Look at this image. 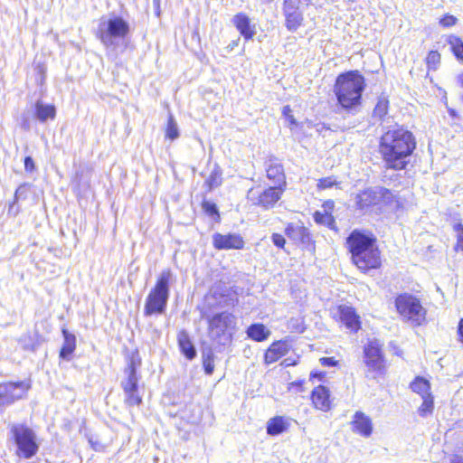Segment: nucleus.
I'll return each instance as SVG.
<instances>
[{"mask_svg": "<svg viewBox=\"0 0 463 463\" xmlns=\"http://www.w3.org/2000/svg\"><path fill=\"white\" fill-rule=\"evenodd\" d=\"M417 147L413 133L403 127L388 129L380 137L378 152L385 168L393 171L405 170L410 157Z\"/></svg>", "mask_w": 463, "mask_h": 463, "instance_id": "f257e3e1", "label": "nucleus"}, {"mask_svg": "<svg viewBox=\"0 0 463 463\" xmlns=\"http://www.w3.org/2000/svg\"><path fill=\"white\" fill-rule=\"evenodd\" d=\"M345 246L351 263L363 274L383 266L382 250L377 237L369 231L354 229L345 238Z\"/></svg>", "mask_w": 463, "mask_h": 463, "instance_id": "f03ea898", "label": "nucleus"}, {"mask_svg": "<svg viewBox=\"0 0 463 463\" xmlns=\"http://www.w3.org/2000/svg\"><path fill=\"white\" fill-rule=\"evenodd\" d=\"M366 87V79L359 70L338 73L333 84L336 105L348 113L357 111L363 106Z\"/></svg>", "mask_w": 463, "mask_h": 463, "instance_id": "7ed1b4c3", "label": "nucleus"}, {"mask_svg": "<svg viewBox=\"0 0 463 463\" xmlns=\"http://www.w3.org/2000/svg\"><path fill=\"white\" fill-rule=\"evenodd\" d=\"M355 209L362 213H383L386 208L393 206L395 209L402 207L399 198L392 190L381 186L378 188L368 187L359 191L354 198Z\"/></svg>", "mask_w": 463, "mask_h": 463, "instance_id": "20e7f679", "label": "nucleus"}, {"mask_svg": "<svg viewBox=\"0 0 463 463\" xmlns=\"http://www.w3.org/2000/svg\"><path fill=\"white\" fill-rule=\"evenodd\" d=\"M362 358L367 378L380 380L387 375L389 362L383 341L378 338L368 339L363 345Z\"/></svg>", "mask_w": 463, "mask_h": 463, "instance_id": "39448f33", "label": "nucleus"}, {"mask_svg": "<svg viewBox=\"0 0 463 463\" xmlns=\"http://www.w3.org/2000/svg\"><path fill=\"white\" fill-rule=\"evenodd\" d=\"M172 277L171 269H165L162 270L160 275L156 278L155 285L146 298L143 311L144 316L151 317L165 313L169 298Z\"/></svg>", "mask_w": 463, "mask_h": 463, "instance_id": "423d86ee", "label": "nucleus"}, {"mask_svg": "<svg viewBox=\"0 0 463 463\" xmlns=\"http://www.w3.org/2000/svg\"><path fill=\"white\" fill-rule=\"evenodd\" d=\"M394 304L398 314L413 326H420L426 322L427 310L416 296L409 293L399 294Z\"/></svg>", "mask_w": 463, "mask_h": 463, "instance_id": "0eeeda50", "label": "nucleus"}, {"mask_svg": "<svg viewBox=\"0 0 463 463\" xmlns=\"http://www.w3.org/2000/svg\"><path fill=\"white\" fill-rule=\"evenodd\" d=\"M287 189L269 185L261 188L260 185L250 187L246 194V200L250 206L269 211L277 206Z\"/></svg>", "mask_w": 463, "mask_h": 463, "instance_id": "6e6552de", "label": "nucleus"}, {"mask_svg": "<svg viewBox=\"0 0 463 463\" xmlns=\"http://www.w3.org/2000/svg\"><path fill=\"white\" fill-rule=\"evenodd\" d=\"M129 33V24L122 17L115 15L99 26L96 36L102 43L109 44L114 39H126Z\"/></svg>", "mask_w": 463, "mask_h": 463, "instance_id": "1a4fd4ad", "label": "nucleus"}, {"mask_svg": "<svg viewBox=\"0 0 463 463\" xmlns=\"http://www.w3.org/2000/svg\"><path fill=\"white\" fill-rule=\"evenodd\" d=\"M333 318L343 325L351 333H357L362 328V319L355 307L347 305H338Z\"/></svg>", "mask_w": 463, "mask_h": 463, "instance_id": "9d476101", "label": "nucleus"}, {"mask_svg": "<svg viewBox=\"0 0 463 463\" xmlns=\"http://www.w3.org/2000/svg\"><path fill=\"white\" fill-rule=\"evenodd\" d=\"M28 386L24 382L0 383V411L4 406L22 399L27 393Z\"/></svg>", "mask_w": 463, "mask_h": 463, "instance_id": "9b49d317", "label": "nucleus"}, {"mask_svg": "<svg viewBox=\"0 0 463 463\" xmlns=\"http://www.w3.org/2000/svg\"><path fill=\"white\" fill-rule=\"evenodd\" d=\"M233 320L232 314L227 312H220L213 315L209 320V330L215 331V337L221 339L223 337L224 341H219L220 345H225L226 343H232V334L228 332V328L231 326Z\"/></svg>", "mask_w": 463, "mask_h": 463, "instance_id": "f8f14e48", "label": "nucleus"}, {"mask_svg": "<svg viewBox=\"0 0 463 463\" xmlns=\"http://www.w3.org/2000/svg\"><path fill=\"white\" fill-rule=\"evenodd\" d=\"M310 403L314 410L328 412L335 407V398L328 386L318 384L310 392Z\"/></svg>", "mask_w": 463, "mask_h": 463, "instance_id": "ddd939ff", "label": "nucleus"}, {"mask_svg": "<svg viewBox=\"0 0 463 463\" xmlns=\"http://www.w3.org/2000/svg\"><path fill=\"white\" fill-rule=\"evenodd\" d=\"M292 349L291 341L285 337L272 341L264 350L262 361L265 365H270L288 355Z\"/></svg>", "mask_w": 463, "mask_h": 463, "instance_id": "4468645a", "label": "nucleus"}, {"mask_svg": "<svg viewBox=\"0 0 463 463\" xmlns=\"http://www.w3.org/2000/svg\"><path fill=\"white\" fill-rule=\"evenodd\" d=\"M266 177L278 187L287 189V176L284 165L276 156H270L265 161Z\"/></svg>", "mask_w": 463, "mask_h": 463, "instance_id": "2eb2a0df", "label": "nucleus"}, {"mask_svg": "<svg viewBox=\"0 0 463 463\" xmlns=\"http://www.w3.org/2000/svg\"><path fill=\"white\" fill-rule=\"evenodd\" d=\"M213 246L217 250H242L245 241L239 233L216 232L213 235Z\"/></svg>", "mask_w": 463, "mask_h": 463, "instance_id": "dca6fc26", "label": "nucleus"}, {"mask_svg": "<svg viewBox=\"0 0 463 463\" xmlns=\"http://www.w3.org/2000/svg\"><path fill=\"white\" fill-rule=\"evenodd\" d=\"M283 14L285 16V26L289 32L298 30L304 22V16L298 5L292 0L283 1Z\"/></svg>", "mask_w": 463, "mask_h": 463, "instance_id": "f3484780", "label": "nucleus"}, {"mask_svg": "<svg viewBox=\"0 0 463 463\" xmlns=\"http://www.w3.org/2000/svg\"><path fill=\"white\" fill-rule=\"evenodd\" d=\"M140 380L125 379L121 382V388L125 393L124 402L128 407H138L143 403V393L139 384Z\"/></svg>", "mask_w": 463, "mask_h": 463, "instance_id": "a211bd4d", "label": "nucleus"}, {"mask_svg": "<svg viewBox=\"0 0 463 463\" xmlns=\"http://www.w3.org/2000/svg\"><path fill=\"white\" fill-rule=\"evenodd\" d=\"M351 430L363 438H370L373 432V422L370 416L356 411L350 421Z\"/></svg>", "mask_w": 463, "mask_h": 463, "instance_id": "6ab92c4d", "label": "nucleus"}, {"mask_svg": "<svg viewBox=\"0 0 463 463\" xmlns=\"http://www.w3.org/2000/svg\"><path fill=\"white\" fill-rule=\"evenodd\" d=\"M12 439L17 446L16 455L29 458V429L24 425H14L11 429Z\"/></svg>", "mask_w": 463, "mask_h": 463, "instance_id": "aec40b11", "label": "nucleus"}, {"mask_svg": "<svg viewBox=\"0 0 463 463\" xmlns=\"http://www.w3.org/2000/svg\"><path fill=\"white\" fill-rule=\"evenodd\" d=\"M232 24L245 42L253 39L256 34V24L252 23L250 16L243 12L234 14Z\"/></svg>", "mask_w": 463, "mask_h": 463, "instance_id": "412c9836", "label": "nucleus"}, {"mask_svg": "<svg viewBox=\"0 0 463 463\" xmlns=\"http://www.w3.org/2000/svg\"><path fill=\"white\" fill-rule=\"evenodd\" d=\"M177 345L181 354L187 359L193 360L196 356V350L194 345L192 343L191 337L188 332L184 329H181L178 331L177 335Z\"/></svg>", "mask_w": 463, "mask_h": 463, "instance_id": "4be33fe9", "label": "nucleus"}, {"mask_svg": "<svg viewBox=\"0 0 463 463\" xmlns=\"http://www.w3.org/2000/svg\"><path fill=\"white\" fill-rule=\"evenodd\" d=\"M63 343L59 352V357L62 360H70L76 350L77 340L74 334L66 327L61 329Z\"/></svg>", "mask_w": 463, "mask_h": 463, "instance_id": "5701e85b", "label": "nucleus"}, {"mask_svg": "<svg viewBox=\"0 0 463 463\" xmlns=\"http://www.w3.org/2000/svg\"><path fill=\"white\" fill-rule=\"evenodd\" d=\"M246 335L250 340L262 343L270 337L271 331L263 323H252L246 328Z\"/></svg>", "mask_w": 463, "mask_h": 463, "instance_id": "b1692460", "label": "nucleus"}, {"mask_svg": "<svg viewBox=\"0 0 463 463\" xmlns=\"http://www.w3.org/2000/svg\"><path fill=\"white\" fill-rule=\"evenodd\" d=\"M140 365L141 358L137 351L128 354L127 357V366L124 370L125 373L127 374L126 379L140 380V374L137 372Z\"/></svg>", "mask_w": 463, "mask_h": 463, "instance_id": "393cba45", "label": "nucleus"}, {"mask_svg": "<svg viewBox=\"0 0 463 463\" xmlns=\"http://www.w3.org/2000/svg\"><path fill=\"white\" fill-rule=\"evenodd\" d=\"M289 422L284 416H275L267 422V433L270 436H278L288 430Z\"/></svg>", "mask_w": 463, "mask_h": 463, "instance_id": "a878e982", "label": "nucleus"}, {"mask_svg": "<svg viewBox=\"0 0 463 463\" xmlns=\"http://www.w3.org/2000/svg\"><path fill=\"white\" fill-rule=\"evenodd\" d=\"M56 116V108L52 104H43L37 101L34 106V117L41 122L53 119Z\"/></svg>", "mask_w": 463, "mask_h": 463, "instance_id": "bb28decb", "label": "nucleus"}, {"mask_svg": "<svg viewBox=\"0 0 463 463\" xmlns=\"http://www.w3.org/2000/svg\"><path fill=\"white\" fill-rule=\"evenodd\" d=\"M411 392L420 395V397L429 396L432 394L431 384L429 380L422 376H416L410 383Z\"/></svg>", "mask_w": 463, "mask_h": 463, "instance_id": "cd10ccee", "label": "nucleus"}, {"mask_svg": "<svg viewBox=\"0 0 463 463\" xmlns=\"http://www.w3.org/2000/svg\"><path fill=\"white\" fill-rule=\"evenodd\" d=\"M442 56L441 53L436 49H430L427 52L424 58V63L427 71H436L441 65Z\"/></svg>", "mask_w": 463, "mask_h": 463, "instance_id": "c85d7f7f", "label": "nucleus"}, {"mask_svg": "<svg viewBox=\"0 0 463 463\" xmlns=\"http://www.w3.org/2000/svg\"><path fill=\"white\" fill-rule=\"evenodd\" d=\"M447 43L454 57L459 62H463V40L459 36L451 34L448 36Z\"/></svg>", "mask_w": 463, "mask_h": 463, "instance_id": "c756f323", "label": "nucleus"}, {"mask_svg": "<svg viewBox=\"0 0 463 463\" xmlns=\"http://www.w3.org/2000/svg\"><path fill=\"white\" fill-rule=\"evenodd\" d=\"M222 184V172L219 169H214L209 175V176L204 181V188L207 193L212 192L213 190L218 188Z\"/></svg>", "mask_w": 463, "mask_h": 463, "instance_id": "7c9ffc66", "label": "nucleus"}, {"mask_svg": "<svg viewBox=\"0 0 463 463\" xmlns=\"http://www.w3.org/2000/svg\"><path fill=\"white\" fill-rule=\"evenodd\" d=\"M203 213L215 222H221V214L215 203L203 199L201 203Z\"/></svg>", "mask_w": 463, "mask_h": 463, "instance_id": "2f4dec72", "label": "nucleus"}, {"mask_svg": "<svg viewBox=\"0 0 463 463\" xmlns=\"http://www.w3.org/2000/svg\"><path fill=\"white\" fill-rule=\"evenodd\" d=\"M313 219L317 224H324L332 230H336L335 217L330 213L316 211L313 213Z\"/></svg>", "mask_w": 463, "mask_h": 463, "instance_id": "473e14b6", "label": "nucleus"}, {"mask_svg": "<svg viewBox=\"0 0 463 463\" xmlns=\"http://www.w3.org/2000/svg\"><path fill=\"white\" fill-rule=\"evenodd\" d=\"M422 402L418 408V412L421 417H426L427 415L432 413L434 409V397L432 394L429 396L421 397Z\"/></svg>", "mask_w": 463, "mask_h": 463, "instance_id": "72a5a7b5", "label": "nucleus"}, {"mask_svg": "<svg viewBox=\"0 0 463 463\" xmlns=\"http://www.w3.org/2000/svg\"><path fill=\"white\" fill-rule=\"evenodd\" d=\"M165 138L173 141L179 137V131L175 118L172 115L168 117L166 127H165Z\"/></svg>", "mask_w": 463, "mask_h": 463, "instance_id": "f704fd0d", "label": "nucleus"}, {"mask_svg": "<svg viewBox=\"0 0 463 463\" xmlns=\"http://www.w3.org/2000/svg\"><path fill=\"white\" fill-rule=\"evenodd\" d=\"M202 363L204 373L208 375H211L213 373L215 367L213 353L209 351L208 353L203 354Z\"/></svg>", "mask_w": 463, "mask_h": 463, "instance_id": "c9c22d12", "label": "nucleus"}, {"mask_svg": "<svg viewBox=\"0 0 463 463\" xmlns=\"http://www.w3.org/2000/svg\"><path fill=\"white\" fill-rule=\"evenodd\" d=\"M389 109V100L386 98H380L373 109V115L379 118L384 117Z\"/></svg>", "mask_w": 463, "mask_h": 463, "instance_id": "e433bc0d", "label": "nucleus"}, {"mask_svg": "<svg viewBox=\"0 0 463 463\" xmlns=\"http://www.w3.org/2000/svg\"><path fill=\"white\" fill-rule=\"evenodd\" d=\"M338 182L335 176L323 177L317 180V187L318 190H326L337 185Z\"/></svg>", "mask_w": 463, "mask_h": 463, "instance_id": "4c0bfd02", "label": "nucleus"}, {"mask_svg": "<svg viewBox=\"0 0 463 463\" xmlns=\"http://www.w3.org/2000/svg\"><path fill=\"white\" fill-rule=\"evenodd\" d=\"M439 24L443 28H449L458 24V18L450 14H445L441 16Z\"/></svg>", "mask_w": 463, "mask_h": 463, "instance_id": "58836bf2", "label": "nucleus"}, {"mask_svg": "<svg viewBox=\"0 0 463 463\" xmlns=\"http://www.w3.org/2000/svg\"><path fill=\"white\" fill-rule=\"evenodd\" d=\"M305 384H306V381L304 379H299V380L290 382L288 384L287 388H288V392H305Z\"/></svg>", "mask_w": 463, "mask_h": 463, "instance_id": "ea45409f", "label": "nucleus"}, {"mask_svg": "<svg viewBox=\"0 0 463 463\" xmlns=\"http://www.w3.org/2000/svg\"><path fill=\"white\" fill-rule=\"evenodd\" d=\"M282 115L287 119L290 127L297 126L298 122L293 115V110L289 105H286L283 107Z\"/></svg>", "mask_w": 463, "mask_h": 463, "instance_id": "a19ab883", "label": "nucleus"}, {"mask_svg": "<svg viewBox=\"0 0 463 463\" xmlns=\"http://www.w3.org/2000/svg\"><path fill=\"white\" fill-rule=\"evenodd\" d=\"M290 323L292 324L290 327L292 332L298 334H302L305 332L306 326L303 319L300 321H298V319H291Z\"/></svg>", "mask_w": 463, "mask_h": 463, "instance_id": "79ce46f5", "label": "nucleus"}, {"mask_svg": "<svg viewBox=\"0 0 463 463\" xmlns=\"http://www.w3.org/2000/svg\"><path fill=\"white\" fill-rule=\"evenodd\" d=\"M271 241L273 244L278 247L279 249H284L286 245V239L285 237L280 233H272L271 235Z\"/></svg>", "mask_w": 463, "mask_h": 463, "instance_id": "37998d69", "label": "nucleus"}, {"mask_svg": "<svg viewBox=\"0 0 463 463\" xmlns=\"http://www.w3.org/2000/svg\"><path fill=\"white\" fill-rule=\"evenodd\" d=\"M455 231L458 232L456 249L463 250V225L457 224L455 226Z\"/></svg>", "mask_w": 463, "mask_h": 463, "instance_id": "c03bdc74", "label": "nucleus"}, {"mask_svg": "<svg viewBox=\"0 0 463 463\" xmlns=\"http://www.w3.org/2000/svg\"><path fill=\"white\" fill-rule=\"evenodd\" d=\"M319 363L326 367H336L339 365V361L335 360V357H321Z\"/></svg>", "mask_w": 463, "mask_h": 463, "instance_id": "a18cd8bd", "label": "nucleus"}, {"mask_svg": "<svg viewBox=\"0 0 463 463\" xmlns=\"http://www.w3.org/2000/svg\"><path fill=\"white\" fill-rule=\"evenodd\" d=\"M301 240L303 242L310 243L312 248L315 249V241L312 240L310 232L306 228L302 229Z\"/></svg>", "mask_w": 463, "mask_h": 463, "instance_id": "49530a36", "label": "nucleus"}, {"mask_svg": "<svg viewBox=\"0 0 463 463\" xmlns=\"http://www.w3.org/2000/svg\"><path fill=\"white\" fill-rule=\"evenodd\" d=\"M457 335H458V341L460 344H463V317L460 318L458 321Z\"/></svg>", "mask_w": 463, "mask_h": 463, "instance_id": "de8ad7c7", "label": "nucleus"}, {"mask_svg": "<svg viewBox=\"0 0 463 463\" xmlns=\"http://www.w3.org/2000/svg\"><path fill=\"white\" fill-rule=\"evenodd\" d=\"M299 362V358H286L282 361L281 364L285 367L296 366Z\"/></svg>", "mask_w": 463, "mask_h": 463, "instance_id": "09e8293b", "label": "nucleus"}, {"mask_svg": "<svg viewBox=\"0 0 463 463\" xmlns=\"http://www.w3.org/2000/svg\"><path fill=\"white\" fill-rule=\"evenodd\" d=\"M325 373L323 372H311L309 374V380L312 381L313 379H318L322 380L325 378Z\"/></svg>", "mask_w": 463, "mask_h": 463, "instance_id": "8fccbe9b", "label": "nucleus"}, {"mask_svg": "<svg viewBox=\"0 0 463 463\" xmlns=\"http://www.w3.org/2000/svg\"><path fill=\"white\" fill-rule=\"evenodd\" d=\"M450 463H463V455L453 454L450 459Z\"/></svg>", "mask_w": 463, "mask_h": 463, "instance_id": "3c124183", "label": "nucleus"}, {"mask_svg": "<svg viewBox=\"0 0 463 463\" xmlns=\"http://www.w3.org/2000/svg\"><path fill=\"white\" fill-rule=\"evenodd\" d=\"M448 113L452 119L459 118V114L455 109L448 108Z\"/></svg>", "mask_w": 463, "mask_h": 463, "instance_id": "603ef678", "label": "nucleus"}, {"mask_svg": "<svg viewBox=\"0 0 463 463\" xmlns=\"http://www.w3.org/2000/svg\"><path fill=\"white\" fill-rule=\"evenodd\" d=\"M295 231V226L293 223H288L285 227V233L288 236H290L292 232Z\"/></svg>", "mask_w": 463, "mask_h": 463, "instance_id": "864d4df0", "label": "nucleus"}, {"mask_svg": "<svg viewBox=\"0 0 463 463\" xmlns=\"http://www.w3.org/2000/svg\"><path fill=\"white\" fill-rule=\"evenodd\" d=\"M90 444V447L94 449V450H99V448H100V444L98 442V441H92L91 439L89 440Z\"/></svg>", "mask_w": 463, "mask_h": 463, "instance_id": "5fc2aeb1", "label": "nucleus"}, {"mask_svg": "<svg viewBox=\"0 0 463 463\" xmlns=\"http://www.w3.org/2000/svg\"><path fill=\"white\" fill-rule=\"evenodd\" d=\"M334 201L332 200H327L324 203H323V206L324 207H326L328 209H333L334 208Z\"/></svg>", "mask_w": 463, "mask_h": 463, "instance_id": "6e6d98bb", "label": "nucleus"}, {"mask_svg": "<svg viewBox=\"0 0 463 463\" xmlns=\"http://www.w3.org/2000/svg\"><path fill=\"white\" fill-rule=\"evenodd\" d=\"M37 448H38V447H37L36 443H35V442H33V441L31 439V456H33V455L35 453V451H36Z\"/></svg>", "mask_w": 463, "mask_h": 463, "instance_id": "4d7b16f0", "label": "nucleus"}, {"mask_svg": "<svg viewBox=\"0 0 463 463\" xmlns=\"http://www.w3.org/2000/svg\"><path fill=\"white\" fill-rule=\"evenodd\" d=\"M37 68H38L39 73L42 76V79H43L44 74H45V70L43 69V67L42 65H38Z\"/></svg>", "mask_w": 463, "mask_h": 463, "instance_id": "13d9d810", "label": "nucleus"}, {"mask_svg": "<svg viewBox=\"0 0 463 463\" xmlns=\"http://www.w3.org/2000/svg\"><path fill=\"white\" fill-rule=\"evenodd\" d=\"M24 162L25 167H27L30 163L29 156H25Z\"/></svg>", "mask_w": 463, "mask_h": 463, "instance_id": "bf43d9fd", "label": "nucleus"}, {"mask_svg": "<svg viewBox=\"0 0 463 463\" xmlns=\"http://www.w3.org/2000/svg\"><path fill=\"white\" fill-rule=\"evenodd\" d=\"M22 194V191L21 189H18L16 192H15V199L18 200V198L20 197V194Z\"/></svg>", "mask_w": 463, "mask_h": 463, "instance_id": "052dcab7", "label": "nucleus"}, {"mask_svg": "<svg viewBox=\"0 0 463 463\" xmlns=\"http://www.w3.org/2000/svg\"><path fill=\"white\" fill-rule=\"evenodd\" d=\"M459 83L463 87V75L459 77Z\"/></svg>", "mask_w": 463, "mask_h": 463, "instance_id": "680f3d73", "label": "nucleus"}, {"mask_svg": "<svg viewBox=\"0 0 463 463\" xmlns=\"http://www.w3.org/2000/svg\"><path fill=\"white\" fill-rule=\"evenodd\" d=\"M462 100H463V95H462Z\"/></svg>", "mask_w": 463, "mask_h": 463, "instance_id": "e2e57ef3", "label": "nucleus"}]
</instances>
